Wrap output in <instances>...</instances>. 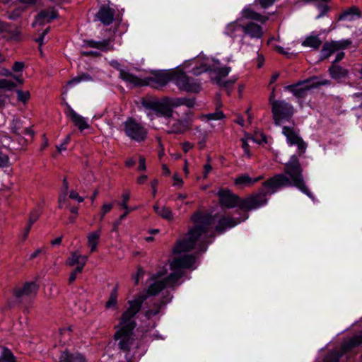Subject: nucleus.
Segmentation results:
<instances>
[{
  "label": "nucleus",
  "mask_w": 362,
  "mask_h": 362,
  "mask_svg": "<svg viewBox=\"0 0 362 362\" xmlns=\"http://www.w3.org/2000/svg\"><path fill=\"white\" fill-rule=\"evenodd\" d=\"M146 296H141L128 301V308L122 313L119 322L115 326V332L113 336L117 348L124 353L128 354L138 346L134 333L136 327V315L141 310Z\"/></svg>",
  "instance_id": "f257e3e1"
},
{
  "label": "nucleus",
  "mask_w": 362,
  "mask_h": 362,
  "mask_svg": "<svg viewBox=\"0 0 362 362\" xmlns=\"http://www.w3.org/2000/svg\"><path fill=\"white\" fill-rule=\"evenodd\" d=\"M192 219L195 225L189 230L187 238L177 243L173 248L175 254L188 252L195 248L203 252L211 243L209 238L214 235V217L210 214L196 212Z\"/></svg>",
  "instance_id": "f03ea898"
},
{
  "label": "nucleus",
  "mask_w": 362,
  "mask_h": 362,
  "mask_svg": "<svg viewBox=\"0 0 362 362\" xmlns=\"http://www.w3.org/2000/svg\"><path fill=\"white\" fill-rule=\"evenodd\" d=\"M274 91L269 96V102L272 105V112L274 124L277 126L281 125L284 122H289L290 126H284L282 133L286 137L289 145H296L298 146L299 154H302L306 149V144L299 136L298 132L295 128L293 121H291L293 115V107L284 100H275L274 99Z\"/></svg>",
  "instance_id": "7ed1b4c3"
},
{
  "label": "nucleus",
  "mask_w": 362,
  "mask_h": 362,
  "mask_svg": "<svg viewBox=\"0 0 362 362\" xmlns=\"http://www.w3.org/2000/svg\"><path fill=\"white\" fill-rule=\"evenodd\" d=\"M287 180L281 175H274L262 182V187L245 199H243L241 210L250 211L257 209L267 204V196L276 193L285 185Z\"/></svg>",
  "instance_id": "20e7f679"
},
{
  "label": "nucleus",
  "mask_w": 362,
  "mask_h": 362,
  "mask_svg": "<svg viewBox=\"0 0 362 362\" xmlns=\"http://www.w3.org/2000/svg\"><path fill=\"white\" fill-rule=\"evenodd\" d=\"M284 173L285 174H279L283 175L287 180L285 185L281 186V188L294 186L310 198H314L311 192L305 185L303 176V168L298 158L296 155H293L289 160L285 163Z\"/></svg>",
  "instance_id": "39448f33"
},
{
  "label": "nucleus",
  "mask_w": 362,
  "mask_h": 362,
  "mask_svg": "<svg viewBox=\"0 0 362 362\" xmlns=\"http://www.w3.org/2000/svg\"><path fill=\"white\" fill-rule=\"evenodd\" d=\"M161 274H158L156 276H153L151 279L154 280L153 283H151L147 290L146 293L141 294L138 296L136 298H139L141 296H146V298L149 296H156L161 291H163L165 288H175L180 285L179 280L182 276V273L180 272H172L170 275L165 277L163 279H157L160 277ZM146 298L144 301L146 300Z\"/></svg>",
  "instance_id": "423d86ee"
},
{
  "label": "nucleus",
  "mask_w": 362,
  "mask_h": 362,
  "mask_svg": "<svg viewBox=\"0 0 362 362\" xmlns=\"http://www.w3.org/2000/svg\"><path fill=\"white\" fill-rule=\"evenodd\" d=\"M123 131L132 141L137 143L144 142L148 135V130L145 125L133 117H128L123 123Z\"/></svg>",
  "instance_id": "0eeeda50"
},
{
  "label": "nucleus",
  "mask_w": 362,
  "mask_h": 362,
  "mask_svg": "<svg viewBox=\"0 0 362 362\" xmlns=\"http://www.w3.org/2000/svg\"><path fill=\"white\" fill-rule=\"evenodd\" d=\"M330 83L329 80H319L317 77H312L296 84L287 86L285 88L291 92L296 97L304 98L310 90L318 88L320 86L329 85Z\"/></svg>",
  "instance_id": "6e6552de"
},
{
  "label": "nucleus",
  "mask_w": 362,
  "mask_h": 362,
  "mask_svg": "<svg viewBox=\"0 0 362 362\" xmlns=\"http://www.w3.org/2000/svg\"><path fill=\"white\" fill-rule=\"evenodd\" d=\"M180 90L189 93H199L201 85L194 79L188 77L184 72L172 71V80Z\"/></svg>",
  "instance_id": "1a4fd4ad"
},
{
  "label": "nucleus",
  "mask_w": 362,
  "mask_h": 362,
  "mask_svg": "<svg viewBox=\"0 0 362 362\" xmlns=\"http://www.w3.org/2000/svg\"><path fill=\"white\" fill-rule=\"evenodd\" d=\"M145 107L151 111L147 114L151 120L154 119V115L165 118H170L173 115V110H171L167 98L162 101H149L145 104Z\"/></svg>",
  "instance_id": "9d476101"
},
{
  "label": "nucleus",
  "mask_w": 362,
  "mask_h": 362,
  "mask_svg": "<svg viewBox=\"0 0 362 362\" xmlns=\"http://www.w3.org/2000/svg\"><path fill=\"white\" fill-rule=\"evenodd\" d=\"M194 112L187 110L182 119H177L172 124L168 123V134H183L190 129L194 122Z\"/></svg>",
  "instance_id": "9b49d317"
},
{
  "label": "nucleus",
  "mask_w": 362,
  "mask_h": 362,
  "mask_svg": "<svg viewBox=\"0 0 362 362\" xmlns=\"http://www.w3.org/2000/svg\"><path fill=\"white\" fill-rule=\"evenodd\" d=\"M39 289V286L33 281L26 282L21 286L14 288V296L21 303H28L33 299Z\"/></svg>",
  "instance_id": "f8f14e48"
},
{
  "label": "nucleus",
  "mask_w": 362,
  "mask_h": 362,
  "mask_svg": "<svg viewBox=\"0 0 362 362\" xmlns=\"http://www.w3.org/2000/svg\"><path fill=\"white\" fill-rule=\"evenodd\" d=\"M217 195L219 198L220 204L222 206L228 209L238 207L241 209L243 199L233 193L230 190L221 189L218 192Z\"/></svg>",
  "instance_id": "ddd939ff"
},
{
  "label": "nucleus",
  "mask_w": 362,
  "mask_h": 362,
  "mask_svg": "<svg viewBox=\"0 0 362 362\" xmlns=\"http://www.w3.org/2000/svg\"><path fill=\"white\" fill-rule=\"evenodd\" d=\"M172 80L171 71H160L156 73L153 76L145 78V86H149L155 88H160L165 86Z\"/></svg>",
  "instance_id": "4468645a"
},
{
  "label": "nucleus",
  "mask_w": 362,
  "mask_h": 362,
  "mask_svg": "<svg viewBox=\"0 0 362 362\" xmlns=\"http://www.w3.org/2000/svg\"><path fill=\"white\" fill-rule=\"evenodd\" d=\"M195 257L192 255H186L181 257L174 258L170 263V268L173 272H180L182 269H190L195 263Z\"/></svg>",
  "instance_id": "2eb2a0df"
},
{
  "label": "nucleus",
  "mask_w": 362,
  "mask_h": 362,
  "mask_svg": "<svg viewBox=\"0 0 362 362\" xmlns=\"http://www.w3.org/2000/svg\"><path fill=\"white\" fill-rule=\"evenodd\" d=\"M230 71V67L225 66V67L220 68L217 70V75L214 78V81L218 86L225 88L226 89L228 94H230V90L236 81V79L228 80V81L223 80V78L226 77L228 75Z\"/></svg>",
  "instance_id": "dca6fc26"
},
{
  "label": "nucleus",
  "mask_w": 362,
  "mask_h": 362,
  "mask_svg": "<svg viewBox=\"0 0 362 362\" xmlns=\"http://www.w3.org/2000/svg\"><path fill=\"white\" fill-rule=\"evenodd\" d=\"M173 298L170 293L163 298L160 301L154 302L152 305L148 307L144 312V315L147 319H151L154 316L158 315L162 308H163L168 303H169Z\"/></svg>",
  "instance_id": "f3484780"
},
{
  "label": "nucleus",
  "mask_w": 362,
  "mask_h": 362,
  "mask_svg": "<svg viewBox=\"0 0 362 362\" xmlns=\"http://www.w3.org/2000/svg\"><path fill=\"white\" fill-rule=\"evenodd\" d=\"M65 114L80 131H83L89 127L86 119L76 112L69 105H68Z\"/></svg>",
  "instance_id": "a211bd4d"
},
{
  "label": "nucleus",
  "mask_w": 362,
  "mask_h": 362,
  "mask_svg": "<svg viewBox=\"0 0 362 362\" xmlns=\"http://www.w3.org/2000/svg\"><path fill=\"white\" fill-rule=\"evenodd\" d=\"M115 13V8L110 6H103L100 8L97 13V17L104 25H109L114 20Z\"/></svg>",
  "instance_id": "6ab92c4d"
},
{
  "label": "nucleus",
  "mask_w": 362,
  "mask_h": 362,
  "mask_svg": "<svg viewBox=\"0 0 362 362\" xmlns=\"http://www.w3.org/2000/svg\"><path fill=\"white\" fill-rule=\"evenodd\" d=\"M243 220L241 219H235L230 216H221L218 221V223L216 226V230L221 233L225 231L226 229L231 228L241 223Z\"/></svg>",
  "instance_id": "aec40b11"
},
{
  "label": "nucleus",
  "mask_w": 362,
  "mask_h": 362,
  "mask_svg": "<svg viewBox=\"0 0 362 362\" xmlns=\"http://www.w3.org/2000/svg\"><path fill=\"white\" fill-rule=\"evenodd\" d=\"M243 35L251 38L259 39L263 35L262 28L260 25L250 22L243 25Z\"/></svg>",
  "instance_id": "412c9836"
},
{
  "label": "nucleus",
  "mask_w": 362,
  "mask_h": 362,
  "mask_svg": "<svg viewBox=\"0 0 362 362\" xmlns=\"http://www.w3.org/2000/svg\"><path fill=\"white\" fill-rule=\"evenodd\" d=\"M119 77L124 81L134 86H145V78L141 79L124 69H120Z\"/></svg>",
  "instance_id": "4be33fe9"
},
{
  "label": "nucleus",
  "mask_w": 362,
  "mask_h": 362,
  "mask_svg": "<svg viewBox=\"0 0 362 362\" xmlns=\"http://www.w3.org/2000/svg\"><path fill=\"white\" fill-rule=\"evenodd\" d=\"M88 260V256L81 255L78 252H74L71 256L67 259L66 264L70 267L77 265V267H81L83 269Z\"/></svg>",
  "instance_id": "5701e85b"
},
{
  "label": "nucleus",
  "mask_w": 362,
  "mask_h": 362,
  "mask_svg": "<svg viewBox=\"0 0 362 362\" xmlns=\"http://www.w3.org/2000/svg\"><path fill=\"white\" fill-rule=\"evenodd\" d=\"M264 179L263 175L258 176L255 178L250 177L247 174L241 175L237 177L234 181L235 185L240 187H250L252 186L255 183Z\"/></svg>",
  "instance_id": "b1692460"
},
{
  "label": "nucleus",
  "mask_w": 362,
  "mask_h": 362,
  "mask_svg": "<svg viewBox=\"0 0 362 362\" xmlns=\"http://www.w3.org/2000/svg\"><path fill=\"white\" fill-rule=\"evenodd\" d=\"M224 33L233 38L240 36L243 33V25L238 21L231 22L227 25Z\"/></svg>",
  "instance_id": "393cba45"
},
{
  "label": "nucleus",
  "mask_w": 362,
  "mask_h": 362,
  "mask_svg": "<svg viewBox=\"0 0 362 362\" xmlns=\"http://www.w3.org/2000/svg\"><path fill=\"white\" fill-rule=\"evenodd\" d=\"M362 344V334L355 335L349 340L344 341L341 345V352L346 354L351 351L354 348Z\"/></svg>",
  "instance_id": "a878e982"
},
{
  "label": "nucleus",
  "mask_w": 362,
  "mask_h": 362,
  "mask_svg": "<svg viewBox=\"0 0 362 362\" xmlns=\"http://www.w3.org/2000/svg\"><path fill=\"white\" fill-rule=\"evenodd\" d=\"M361 13L356 6H351L349 9L344 11L339 16V21H354L356 18H360Z\"/></svg>",
  "instance_id": "bb28decb"
},
{
  "label": "nucleus",
  "mask_w": 362,
  "mask_h": 362,
  "mask_svg": "<svg viewBox=\"0 0 362 362\" xmlns=\"http://www.w3.org/2000/svg\"><path fill=\"white\" fill-rule=\"evenodd\" d=\"M329 72L331 77L334 79H340L345 78L349 74V71L334 63H332V66L329 69Z\"/></svg>",
  "instance_id": "cd10ccee"
},
{
  "label": "nucleus",
  "mask_w": 362,
  "mask_h": 362,
  "mask_svg": "<svg viewBox=\"0 0 362 362\" xmlns=\"http://www.w3.org/2000/svg\"><path fill=\"white\" fill-rule=\"evenodd\" d=\"M101 235V230L98 229L95 231L90 232L87 235V243L90 248V252H94L97 250L99 240Z\"/></svg>",
  "instance_id": "c85d7f7f"
},
{
  "label": "nucleus",
  "mask_w": 362,
  "mask_h": 362,
  "mask_svg": "<svg viewBox=\"0 0 362 362\" xmlns=\"http://www.w3.org/2000/svg\"><path fill=\"white\" fill-rule=\"evenodd\" d=\"M242 16L245 18L255 20L261 23H264L268 20V17L262 16L250 8H245L242 11Z\"/></svg>",
  "instance_id": "c756f323"
},
{
  "label": "nucleus",
  "mask_w": 362,
  "mask_h": 362,
  "mask_svg": "<svg viewBox=\"0 0 362 362\" xmlns=\"http://www.w3.org/2000/svg\"><path fill=\"white\" fill-rule=\"evenodd\" d=\"M61 362H86L84 356L79 353L64 351L60 356Z\"/></svg>",
  "instance_id": "7c9ffc66"
},
{
  "label": "nucleus",
  "mask_w": 362,
  "mask_h": 362,
  "mask_svg": "<svg viewBox=\"0 0 362 362\" xmlns=\"http://www.w3.org/2000/svg\"><path fill=\"white\" fill-rule=\"evenodd\" d=\"M322 43V42L318 35H310L306 37L305 39L302 42V45L303 47H311L314 49H318Z\"/></svg>",
  "instance_id": "2f4dec72"
},
{
  "label": "nucleus",
  "mask_w": 362,
  "mask_h": 362,
  "mask_svg": "<svg viewBox=\"0 0 362 362\" xmlns=\"http://www.w3.org/2000/svg\"><path fill=\"white\" fill-rule=\"evenodd\" d=\"M154 211L160 217L168 221L173 220V214L171 209L167 206L160 207L156 203L153 206Z\"/></svg>",
  "instance_id": "473e14b6"
},
{
  "label": "nucleus",
  "mask_w": 362,
  "mask_h": 362,
  "mask_svg": "<svg viewBox=\"0 0 362 362\" xmlns=\"http://www.w3.org/2000/svg\"><path fill=\"white\" fill-rule=\"evenodd\" d=\"M57 17V13L54 10H43L40 11L37 16V21H40V23H49Z\"/></svg>",
  "instance_id": "72a5a7b5"
},
{
  "label": "nucleus",
  "mask_w": 362,
  "mask_h": 362,
  "mask_svg": "<svg viewBox=\"0 0 362 362\" xmlns=\"http://www.w3.org/2000/svg\"><path fill=\"white\" fill-rule=\"evenodd\" d=\"M4 33H8L11 38H16L21 34L18 28L13 30L7 23L0 21V34Z\"/></svg>",
  "instance_id": "f704fd0d"
},
{
  "label": "nucleus",
  "mask_w": 362,
  "mask_h": 362,
  "mask_svg": "<svg viewBox=\"0 0 362 362\" xmlns=\"http://www.w3.org/2000/svg\"><path fill=\"white\" fill-rule=\"evenodd\" d=\"M110 40H103L102 41L88 40L86 41V44L90 47L97 48L103 51H107L110 49Z\"/></svg>",
  "instance_id": "c9c22d12"
},
{
  "label": "nucleus",
  "mask_w": 362,
  "mask_h": 362,
  "mask_svg": "<svg viewBox=\"0 0 362 362\" xmlns=\"http://www.w3.org/2000/svg\"><path fill=\"white\" fill-rule=\"evenodd\" d=\"M335 52H337V49L333 42L325 43L321 49V54L323 58H328Z\"/></svg>",
  "instance_id": "e433bc0d"
},
{
  "label": "nucleus",
  "mask_w": 362,
  "mask_h": 362,
  "mask_svg": "<svg viewBox=\"0 0 362 362\" xmlns=\"http://www.w3.org/2000/svg\"><path fill=\"white\" fill-rule=\"evenodd\" d=\"M225 117V115L223 112L219 110H216V111L214 113H209V114H205L202 115L200 116V119L204 120L206 119L207 121L209 120H219L222 119Z\"/></svg>",
  "instance_id": "4c0bfd02"
},
{
  "label": "nucleus",
  "mask_w": 362,
  "mask_h": 362,
  "mask_svg": "<svg viewBox=\"0 0 362 362\" xmlns=\"http://www.w3.org/2000/svg\"><path fill=\"white\" fill-rule=\"evenodd\" d=\"M0 362H16V357L10 349L4 347L0 355Z\"/></svg>",
  "instance_id": "58836bf2"
},
{
  "label": "nucleus",
  "mask_w": 362,
  "mask_h": 362,
  "mask_svg": "<svg viewBox=\"0 0 362 362\" xmlns=\"http://www.w3.org/2000/svg\"><path fill=\"white\" fill-rule=\"evenodd\" d=\"M92 78L89 74H83L80 76H78L71 80L69 81L66 83V86L68 87H72L78 83H79L81 81H91Z\"/></svg>",
  "instance_id": "ea45409f"
},
{
  "label": "nucleus",
  "mask_w": 362,
  "mask_h": 362,
  "mask_svg": "<svg viewBox=\"0 0 362 362\" xmlns=\"http://www.w3.org/2000/svg\"><path fill=\"white\" fill-rule=\"evenodd\" d=\"M117 303V288L115 287L112 291L108 300L106 302L105 308L107 309L115 308Z\"/></svg>",
  "instance_id": "a19ab883"
},
{
  "label": "nucleus",
  "mask_w": 362,
  "mask_h": 362,
  "mask_svg": "<svg viewBox=\"0 0 362 362\" xmlns=\"http://www.w3.org/2000/svg\"><path fill=\"white\" fill-rule=\"evenodd\" d=\"M122 200L117 202L118 206L122 209H128V202L130 199V192L129 190H124L122 194Z\"/></svg>",
  "instance_id": "79ce46f5"
},
{
  "label": "nucleus",
  "mask_w": 362,
  "mask_h": 362,
  "mask_svg": "<svg viewBox=\"0 0 362 362\" xmlns=\"http://www.w3.org/2000/svg\"><path fill=\"white\" fill-rule=\"evenodd\" d=\"M66 192L61 193L58 199V207L59 209H68L70 206V203Z\"/></svg>",
  "instance_id": "37998d69"
},
{
  "label": "nucleus",
  "mask_w": 362,
  "mask_h": 362,
  "mask_svg": "<svg viewBox=\"0 0 362 362\" xmlns=\"http://www.w3.org/2000/svg\"><path fill=\"white\" fill-rule=\"evenodd\" d=\"M171 110L183 105L184 98H167Z\"/></svg>",
  "instance_id": "c03bdc74"
},
{
  "label": "nucleus",
  "mask_w": 362,
  "mask_h": 362,
  "mask_svg": "<svg viewBox=\"0 0 362 362\" xmlns=\"http://www.w3.org/2000/svg\"><path fill=\"white\" fill-rule=\"evenodd\" d=\"M334 45L336 47L337 51L344 49L347 48L351 44V41L349 40H341L339 41H332Z\"/></svg>",
  "instance_id": "a18cd8bd"
},
{
  "label": "nucleus",
  "mask_w": 362,
  "mask_h": 362,
  "mask_svg": "<svg viewBox=\"0 0 362 362\" xmlns=\"http://www.w3.org/2000/svg\"><path fill=\"white\" fill-rule=\"evenodd\" d=\"M16 86L14 82L8 79H0V89L11 90Z\"/></svg>",
  "instance_id": "49530a36"
},
{
  "label": "nucleus",
  "mask_w": 362,
  "mask_h": 362,
  "mask_svg": "<svg viewBox=\"0 0 362 362\" xmlns=\"http://www.w3.org/2000/svg\"><path fill=\"white\" fill-rule=\"evenodd\" d=\"M315 7L320 11V13L317 16V18H320L322 17L329 10V7L327 6V3L317 5Z\"/></svg>",
  "instance_id": "de8ad7c7"
},
{
  "label": "nucleus",
  "mask_w": 362,
  "mask_h": 362,
  "mask_svg": "<svg viewBox=\"0 0 362 362\" xmlns=\"http://www.w3.org/2000/svg\"><path fill=\"white\" fill-rule=\"evenodd\" d=\"M17 95L18 100L23 103H26L30 97V93L28 91H22L20 90H17Z\"/></svg>",
  "instance_id": "09e8293b"
},
{
  "label": "nucleus",
  "mask_w": 362,
  "mask_h": 362,
  "mask_svg": "<svg viewBox=\"0 0 362 362\" xmlns=\"http://www.w3.org/2000/svg\"><path fill=\"white\" fill-rule=\"evenodd\" d=\"M211 157L210 156H208L207 157V163L204 165V168H203V177L204 178H206L208 177V175L209 173L212 170V166L211 165Z\"/></svg>",
  "instance_id": "8fccbe9b"
},
{
  "label": "nucleus",
  "mask_w": 362,
  "mask_h": 362,
  "mask_svg": "<svg viewBox=\"0 0 362 362\" xmlns=\"http://www.w3.org/2000/svg\"><path fill=\"white\" fill-rule=\"evenodd\" d=\"M83 269L81 267H76V268L70 274L69 277V284H72L76 279L77 274L81 273Z\"/></svg>",
  "instance_id": "3c124183"
},
{
  "label": "nucleus",
  "mask_w": 362,
  "mask_h": 362,
  "mask_svg": "<svg viewBox=\"0 0 362 362\" xmlns=\"http://www.w3.org/2000/svg\"><path fill=\"white\" fill-rule=\"evenodd\" d=\"M22 10L20 8L15 9L13 11L7 13V18L11 20H16L19 18L21 15Z\"/></svg>",
  "instance_id": "603ef678"
},
{
  "label": "nucleus",
  "mask_w": 362,
  "mask_h": 362,
  "mask_svg": "<svg viewBox=\"0 0 362 362\" xmlns=\"http://www.w3.org/2000/svg\"><path fill=\"white\" fill-rule=\"evenodd\" d=\"M69 198L76 200L78 203L83 202L84 201V198L81 197L78 193L74 190L69 192Z\"/></svg>",
  "instance_id": "864d4df0"
},
{
  "label": "nucleus",
  "mask_w": 362,
  "mask_h": 362,
  "mask_svg": "<svg viewBox=\"0 0 362 362\" xmlns=\"http://www.w3.org/2000/svg\"><path fill=\"white\" fill-rule=\"evenodd\" d=\"M241 146H242V148L244 151V153L245 156H247V157H250V146L247 141V140L245 139H241Z\"/></svg>",
  "instance_id": "5fc2aeb1"
},
{
  "label": "nucleus",
  "mask_w": 362,
  "mask_h": 362,
  "mask_svg": "<svg viewBox=\"0 0 362 362\" xmlns=\"http://www.w3.org/2000/svg\"><path fill=\"white\" fill-rule=\"evenodd\" d=\"M40 213L37 210L33 211L29 217L28 222L30 223V224H33L40 217Z\"/></svg>",
  "instance_id": "6e6d98bb"
},
{
  "label": "nucleus",
  "mask_w": 362,
  "mask_h": 362,
  "mask_svg": "<svg viewBox=\"0 0 362 362\" xmlns=\"http://www.w3.org/2000/svg\"><path fill=\"white\" fill-rule=\"evenodd\" d=\"M114 203H105L103 204L100 210L103 211V214H106L112 209Z\"/></svg>",
  "instance_id": "4d7b16f0"
},
{
  "label": "nucleus",
  "mask_w": 362,
  "mask_h": 362,
  "mask_svg": "<svg viewBox=\"0 0 362 362\" xmlns=\"http://www.w3.org/2000/svg\"><path fill=\"white\" fill-rule=\"evenodd\" d=\"M24 68V63L21 62H16L12 66V69L15 72L22 71Z\"/></svg>",
  "instance_id": "13d9d810"
},
{
  "label": "nucleus",
  "mask_w": 362,
  "mask_h": 362,
  "mask_svg": "<svg viewBox=\"0 0 362 362\" xmlns=\"http://www.w3.org/2000/svg\"><path fill=\"white\" fill-rule=\"evenodd\" d=\"M8 163V157L7 155L0 153V168L6 166Z\"/></svg>",
  "instance_id": "bf43d9fd"
},
{
  "label": "nucleus",
  "mask_w": 362,
  "mask_h": 362,
  "mask_svg": "<svg viewBox=\"0 0 362 362\" xmlns=\"http://www.w3.org/2000/svg\"><path fill=\"white\" fill-rule=\"evenodd\" d=\"M146 159L144 156H139V167L138 170L140 171L146 170Z\"/></svg>",
  "instance_id": "052dcab7"
},
{
  "label": "nucleus",
  "mask_w": 362,
  "mask_h": 362,
  "mask_svg": "<svg viewBox=\"0 0 362 362\" xmlns=\"http://www.w3.org/2000/svg\"><path fill=\"white\" fill-rule=\"evenodd\" d=\"M261 6L264 8L272 6L276 0H258Z\"/></svg>",
  "instance_id": "680f3d73"
},
{
  "label": "nucleus",
  "mask_w": 362,
  "mask_h": 362,
  "mask_svg": "<svg viewBox=\"0 0 362 362\" xmlns=\"http://www.w3.org/2000/svg\"><path fill=\"white\" fill-rule=\"evenodd\" d=\"M195 105V100L194 98H184V103L183 105L191 108L193 107Z\"/></svg>",
  "instance_id": "e2e57ef3"
},
{
  "label": "nucleus",
  "mask_w": 362,
  "mask_h": 362,
  "mask_svg": "<svg viewBox=\"0 0 362 362\" xmlns=\"http://www.w3.org/2000/svg\"><path fill=\"white\" fill-rule=\"evenodd\" d=\"M158 181L157 179H154L151 182V189H152V195H153V197H156V193H157V185H158Z\"/></svg>",
  "instance_id": "0e129e2a"
},
{
  "label": "nucleus",
  "mask_w": 362,
  "mask_h": 362,
  "mask_svg": "<svg viewBox=\"0 0 362 362\" xmlns=\"http://www.w3.org/2000/svg\"><path fill=\"white\" fill-rule=\"evenodd\" d=\"M182 150L185 153H187L189 150H191L194 147V144L189 142L185 141L182 144Z\"/></svg>",
  "instance_id": "69168bd1"
},
{
  "label": "nucleus",
  "mask_w": 362,
  "mask_h": 362,
  "mask_svg": "<svg viewBox=\"0 0 362 362\" xmlns=\"http://www.w3.org/2000/svg\"><path fill=\"white\" fill-rule=\"evenodd\" d=\"M144 274V272L141 269H139L137 271L136 275L134 277L135 284H139V279L143 277Z\"/></svg>",
  "instance_id": "338daca9"
},
{
  "label": "nucleus",
  "mask_w": 362,
  "mask_h": 362,
  "mask_svg": "<svg viewBox=\"0 0 362 362\" xmlns=\"http://www.w3.org/2000/svg\"><path fill=\"white\" fill-rule=\"evenodd\" d=\"M264 58L263 55L258 54L257 57V67L261 68L263 66Z\"/></svg>",
  "instance_id": "774afa93"
}]
</instances>
